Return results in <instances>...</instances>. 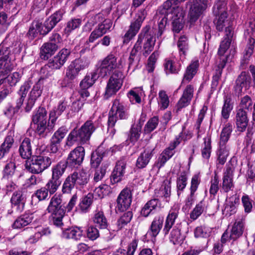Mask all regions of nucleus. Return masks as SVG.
I'll list each match as a JSON object with an SVG mask.
<instances>
[{
  "instance_id": "obj_1",
  "label": "nucleus",
  "mask_w": 255,
  "mask_h": 255,
  "mask_svg": "<svg viewBox=\"0 0 255 255\" xmlns=\"http://www.w3.org/2000/svg\"><path fill=\"white\" fill-rule=\"evenodd\" d=\"M19 151L23 158L28 159L26 161L25 168L33 174L42 173L56 160L52 154H50V156L36 155L31 157V143L28 138H25L23 140L20 145Z\"/></svg>"
},
{
  "instance_id": "obj_2",
  "label": "nucleus",
  "mask_w": 255,
  "mask_h": 255,
  "mask_svg": "<svg viewBox=\"0 0 255 255\" xmlns=\"http://www.w3.org/2000/svg\"><path fill=\"white\" fill-rule=\"evenodd\" d=\"M95 123L94 118L90 117L80 128L72 130L66 138V146L70 147L75 144L87 143L97 128Z\"/></svg>"
},
{
  "instance_id": "obj_3",
  "label": "nucleus",
  "mask_w": 255,
  "mask_h": 255,
  "mask_svg": "<svg viewBox=\"0 0 255 255\" xmlns=\"http://www.w3.org/2000/svg\"><path fill=\"white\" fill-rule=\"evenodd\" d=\"M185 0H168L163 3V8L167 10L166 16L172 20V30L178 33L183 28L185 12L182 7L177 5Z\"/></svg>"
},
{
  "instance_id": "obj_4",
  "label": "nucleus",
  "mask_w": 255,
  "mask_h": 255,
  "mask_svg": "<svg viewBox=\"0 0 255 255\" xmlns=\"http://www.w3.org/2000/svg\"><path fill=\"white\" fill-rule=\"evenodd\" d=\"M64 11L62 9L58 10L48 18L43 24L38 22H34L29 27L28 34L31 37H35L36 34L46 35L50 31L56 24L62 19Z\"/></svg>"
},
{
  "instance_id": "obj_5",
  "label": "nucleus",
  "mask_w": 255,
  "mask_h": 255,
  "mask_svg": "<svg viewBox=\"0 0 255 255\" xmlns=\"http://www.w3.org/2000/svg\"><path fill=\"white\" fill-rule=\"evenodd\" d=\"M89 20L94 25L98 24L97 26L91 33L88 40L90 43H93L97 39L102 37L105 34L110 31L113 23L111 19H106L102 13H98L91 17Z\"/></svg>"
},
{
  "instance_id": "obj_6",
  "label": "nucleus",
  "mask_w": 255,
  "mask_h": 255,
  "mask_svg": "<svg viewBox=\"0 0 255 255\" xmlns=\"http://www.w3.org/2000/svg\"><path fill=\"white\" fill-rule=\"evenodd\" d=\"M230 37H231V35L227 33L226 37L221 41L218 49L216 62L217 69L215 75L213 77L212 82L214 85H217L218 80L222 73V70L227 63L228 55L226 54V53L231 44V39Z\"/></svg>"
},
{
  "instance_id": "obj_7",
  "label": "nucleus",
  "mask_w": 255,
  "mask_h": 255,
  "mask_svg": "<svg viewBox=\"0 0 255 255\" xmlns=\"http://www.w3.org/2000/svg\"><path fill=\"white\" fill-rule=\"evenodd\" d=\"M121 60L118 62L117 58L113 54H109L99 62L96 70L102 78L113 73L115 70H122L120 68Z\"/></svg>"
},
{
  "instance_id": "obj_8",
  "label": "nucleus",
  "mask_w": 255,
  "mask_h": 255,
  "mask_svg": "<svg viewBox=\"0 0 255 255\" xmlns=\"http://www.w3.org/2000/svg\"><path fill=\"white\" fill-rule=\"evenodd\" d=\"M214 12L217 16L214 22L216 28L219 31H222L226 27V34H232V29L229 25V21L227 19L228 14L226 10L225 4L223 1H219L214 6Z\"/></svg>"
},
{
  "instance_id": "obj_9",
  "label": "nucleus",
  "mask_w": 255,
  "mask_h": 255,
  "mask_svg": "<svg viewBox=\"0 0 255 255\" xmlns=\"http://www.w3.org/2000/svg\"><path fill=\"white\" fill-rule=\"evenodd\" d=\"M125 76L123 70H115L111 76L106 87L105 96L109 98L115 95L122 87Z\"/></svg>"
},
{
  "instance_id": "obj_10",
  "label": "nucleus",
  "mask_w": 255,
  "mask_h": 255,
  "mask_svg": "<svg viewBox=\"0 0 255 255\" xmlns=\"http://www.w3.org/2000/svg\"><path fill=\"white\" fill-rule=\"evenodd\" d=\"M10 50L4 42L0 44V72L1 74H8L13 69V65L8 60Z\"/></svg>"
},
{
  "instance_id": "obj_11",
  "label": "nucleus",
  "mask_w": 255,
  "mask_h": 255,
  "mask_svg": "<svg viewBox=\"0 0 255 255\" xmlns=\"http://www.w3.org/2000/svg\"><path fill=\"white\" fill-rule=\"evenodd\" d=\"M142 43L141 36L139 35L137 40L130 51L128 58V69H131L132 71H134L139 67L141 59Z\"/></svg>"
},
{
  "instance_id": "obj_12",
  "label": "nucleus",
  "mask_w": 255,
  "mask_h": 255,
  "mask_svg": "<svg viewBox=\"0 0 255 255\" xmlns=\"http://www.w3.org/2000/svg\"><path fill=\"white\" fill-rule=\"evenodd\" d=\"M145 11L144 9L141 10L138 12L137 18L134 21L131 23L129 29L125 34L124 43H128L137 34L145 17Z\"/></svg>"
},
{
  "instance_id": "obj_13",
  "label": "nucleus",
  "mask_w": 255,
  "mask_h": 255,
  "mask_svg": "<svg viewBox=\"0 0 255 255\" xmlns=\"http://www.w3.org/2000/svg\"><path fill=\"white\" fill-rule=\"evenodd\" d=\"M71 53V50L68 48H63L52 59H50L45 67L52 69H59L67 60Z\"/></svg>"
},
{
  "instance_id": "obj_14",
  "label": "nucleus",
  "mask_w": 255,
  "mask_h": 255,
  "mask_svg": "<svg viewBox=\"0 0 255 255\" xmlns=\"http://www.w3.org/2000/svg\"><path fill=\"white\" fill-rule=\"evenodd\" d=\"M85 154L84 148L82 146H78L70 152L66 162L70 167L77 168L82 163Z\"/></svg>"
},
{
  "instance_id": "obj_15",
  "label": "nucleus",
  "mask_w": 255,
  "mask_h": 255,
  "mask_svg": "<svg viewBox=\"0 0 255 255\" xmlns=\"http://www.w3.org/2000/svg\"><path fill=\"white\" fill-rule=\"evenodd\" d=\"M189 13L191 22L196 21L206 9L208 0H193Z\"/></svg>"
},
{
  "instance_id": "obj_16",
  "label": "nucleus",
  "mask_w": 255,
  "mask_h": 255,
  "mask_svg": "<svg viewBox=\"0 0 255 255\" xmlns=\"http://www.w3.org/2000/svg\"><path fill=\"white\" fill-rule=\"evenodd\" d=\"M132 201L131 190L124 188L119 195L117 199L116 208L120 212L127 210L130 206Z\"/></svg>"
},
{
  "instance_id": "obj_17",
  "label": "nucleus",
  "mask_w": 255,
  "mask_h": 255,
  "mask_svg": "<svg viewBox=\"0 0 255 255\" xmlns=\"http://www.w3.org/2000/svg\"><path fill=\"white\" fill-rule=\"evenodd\" d=\"M244 35L246 38L248 39V45L245 51L244 57L245 59H248L254 51L255 43V26H250L245 30Z\"/></svg>"
},
{
  "instance_id": "obj_18",
  "label": "nucleus",
  "mask_w": 255,
  "mask_h": 255,
  "mask_svg": "<svg viewBox=\"0 0 255 255\" xmlns=\"http://www.w3.org/2000/svg\"><path fill=\"white\" fill-rule=\"evenodd\" d=\"M126 166V158L122 157L117 161L111 176V180L113 184L119 182L122 180L125 173Z\"/></svg>"
},
{
  "instance_id": "obj_19",
  "label": "nucleus",
  "mask_w": 255,
  "mask_h": 255,
  "mask_svg": "<svg viewBox=\"0 0 255 255\" xmlns=\"http://www.w3.org/2000/svg\"><path fill=\"white\" fill-rule=\"evenodd\" d=\"M42 92V84L40 81H38L33 86L30 91L26 103L25 110L30 111L37 99L41 96Z\"/></svg>"
},
{
  "instance_id": "obj_20",
  "label": "nucleus",
  "mask_w": 255,
  "mask_h": 255,
  "mask_svg": "<svg viewBox=\"0 0 255 255\" xmlns=\"http://www.w3.org/2000/svg\"><path fill=\"white\" fill-rule=\"evenodd\" d=\"M77 188H84L88 184L90 174L87 169H82L70 174Z\"/></svg>"
},
{
  "instance_id": "obj_21",
  "label": "nucleus",
  "mask_w": 255,
  "mask_h": 255,
  "mask_svg": "<svg viewBox=\"0 0 255 255\" xmlns=\"http://www.w3.org/2000/svg\"><path fill=\"white\" fill-rule=\"evenodd\" d=\"M51 214L64 215L65 211L62 207V197L60 195L55 194L51 198L47 208Z\"/></svg>"
},
{
  "instance_id": "obj_22",
  "label": "nucleus",
  "mask_w": 255,
  "mask_h": 255,
  "mask_svg": "<svg viewBox=\"0 0 255 255\" xmlns=\"http://www.w3.org/2000/svg\"><path fill=\"white\" fill-rule=\"evenodd\" d=\"M245 220L243 216L236 220L231 229L230 240L235 241L242 236L245 228Z\"/></svg>"
},
{
  "instance_id": "obj_23",
  "label": "nucleus",
  "mask_w": 255,
  "mask_h": 255,
  "mask_svg": "<svg viewBox=\"0 0 255 255\" xmlns=\"http://www.w3.org/2000/svg\"><path fill=\"white\" fill-rule=\"evenodd\" d=\"M194 87L192 85H188L184 89L183 94L178 102L176 107L178 111L189 105L193 98Z\"/></svg>"
},
{
  "instance_id": "obj_24",
  "label": "nucleus",
  "mask_w": 255,
  "mask_h": 255,
  "mask_svg": "<svg viewBox=\"0 0 255 255\" xmlns=\"http://www.w3.org/2000/svg\"><path fill=\"white\" fill-rule=\"evenodd\" d=\"M250 80V75L245 72H242L238 76L234 87L235 93L238 96L241 95L244 88L246 90L249 87Z\"/></svg>"
},
{
  "instance_id": "obj_25",
  "label": "nucleus",
  "mask_w": 255,
  "mask_h": 255,
  "mask_svg": "<svg viewBox=\"0 0 255 255\" xmlns=\"http://www.w3.org/2000/svg\"><path fill=\"white\" fill-rule=\"evenodd\" d=\"M26 198L21 191H16L12 195L10 199L11 206L15 210L20 213L23 211L25 206Z\"/></svg>"
},
{
  "instance_id": "obj_26",
  "label": "nucleus",
  "mask_w": 255,
  "mask_h": 255,
  "mask_svg": "<svg viewBox=\"0 0 255 255\" xmlns=\"http://www.w3.org/2000/svg\"><path fill=\"white\" fill-rule=\"evenodd\" d=\"M163 222L164 217L163 216L158 215L155 217L151 222L146 236H149L152 240H155L162 228Z\"/></svg>"
},
{
  "instance_id": "obj_27",
  "label": "nucleus",
  "mask_w": 255,
  "mask_h": 255,
  "mask_svg": "<svg viewBox=\"0 0 255 255\" xmlns=\"http://www.w3.org/2000/svg\"><path fill=\"white\" fill-rule=\"evenodd\" d=\"M139 35L141 36L143 44L142 54L144 57L147 56L153 50L155 42V38L147 31L143 35L141 33Z\"/></svg>"
},
{
  "instance_id": "obj_28",
  "label": "nucleus",
  "mask_w": 255,
  "mask_h": 255,
  "mask_svg": "<svg viewBox=\"0 0 255 255\" xmlns=\"http://www.w3.org/2000/svg\"><path fill=\"white\" fill-rule=\"evenodd\" d=\"M79 71L72 63L67 67L64 78L61 83L62 87H71L73 81L76 78Z\"/></svg>"
},
{
  "instance_id": "obj_29",
  "label": "nucleus",
  "mask_w": 255,
  "mask_h": 255,
  "mask_svg": "<svg viewBox=\"0 0 255 255\" xmlns=\"http://www.w3.org/2000/svg\"><path fill=\"white\" fill-rule=\"evenodd\" d=\"M239 199L236 195H233L226 200L222 210L223 214L226 216H230L237 211V207L239 204Z\"/></svg>"
},
{
  "instance_id": "obj_30",
  "label": "nucleus",
  "mask_w": 255,
  "mask_h": 255,
  "mask_svg": "<svg viewBox=\"0 0 255 255\" xmlns=\"http://www.w3.org/2000/svg\"><path fill=\"white\" fill-rule=\"evenodd\" d=\"M236 124L238 131H245L248 125L249 119L247 112L243 109H239L236 114Z\"/></svg>"
},
{
  "instance_id": "obj_31",
  "label": "nucleus",
  "mask_w": 255,
  "mask_h": 255,
  "mask_svg": "<svg viewBox=\"0 0 255 255\" xmlns=\"http://www.w3.org/2000/svg\"><path fill=\"white\" fill-rule=\"evenodd\" d=\"M179 208L178 206H174L169 211V214L166 217L163 232L167 235L171 227L174 225L175 220L177 219L179 213Z\"/></svg>"
},
{
  "instance_id": "obj_32",
  "label": "nucleus",
  "mask_w": 255,
  "mask_h": 255,
  "mask_svg": "<svg viewBox=\"0 0 255 255\" xmlns=\"http://www.w3.org/2000/svg\"><path fill=\"white\" fill-rule=\"evenodd\" d=\"M153 156V151L151 149H145L141 152L137 157L135 167L137 169H143L148 164Z\"/></svg>"
},
{
  "instance_id": "obj_33",
  "label": "nucleus",
  "mask_w": 255,
  "mask_h": 255,
  "mask_svg": "<svg viewBox=\"0 0 255 255\" xmlns=\"http://www.w3.org/2000/svg\"><path fill=\"white\" fill-rule=\"evenodd\" d=\"M233 178V169L230 167H227L224 173L222 185V189L224 192H228L234 187Z\"/></svg>"
},
{
  "instance_id": "obj_34",
  "label": "nucleus",
  "mask_w": 255,
  "mask_h": 255,
  "mask_svg": "<svg viewBox=\"0 0 255 255\" xmlns=\"http://www.w3.org/2000/svg\"><path fill=\"white\" fill-rule=\"evenodd\" d=\"M199 66L198 60L193 61L187 66L182 80L181 85L189 83L197 73Z\"/></svg>"
},
{
  "instance_id": "obj_35",
  "label": "nucleus",
  "mask_w": 255,
  "mask_h": 255,
  "mask_svg": "<svg viewBox=\"0 0 255 255\" xmlns=\"http://www.w3.org/2000/svg\"><path fill=\"white\" fill-rule=\"evenodd\" d=\"M83 231L81 228L75 227L66 229L62 232V236L65 239L79 240L83 236Z\"/></svg>"
},
{
  "instance_id": "obj_36",
  "label": "nucleus",
  "mask_w": 255,
  "mask_h": 255,
  "mask_svg": "<svg viewBox=\"0 0 255 255\" xmlns=\"http://www.w3.org/2000/svg\"><path fill=\"white\" fill-rule=\"evenodd\" d=\"M166 74H178L181 69V64L175 59H166L164 64Z\"/></svg>"
},
{
  "instance_id": "obj_37",
  "label": "nucleus",
  "mask_w": 255,
  "mask_h": 255,
  "mask_svg": "<svg viewBox=\"0 0 255 255\" xmlns=\"http://www.w3.org/2000/svg\"><path fill=\"white\" fill-rule=\"evenodd\" d=\"M58 48V45L52 43L46 42L43 44L40 49V56L42 59L46 60L53 55Z\"/></svg>"
},
{
  "instance_id": "obj_38",
  "label": "nucleus",
  "mask_w": 255,
  "mask_h": 255,
  "mask_svg": "<svg viewBox=\"0 0 255 255\" xmlns=\"http://www.w3.org/2000/svg\"><path fill=\"white\" fill-rule=\"evenodd\" d=\"M174 149L175 148L169 144V146L162 151L156 163V166L158 168L163 166L165 163L172 157L175 153Z\"/></svg>"
},
{
  "instance_id": "obj_39",
  "label": "nucleus",
  "mask_w": 255,
  "mask_h": 255,
  "mask_svg": "<svg viewBox=\"0 0 255 255\" xmlns=\"http://www.w3.org/2000/svg\"><path fill=\"white\" fill-rule=\"evenodd\" d=\"M112 108L115 111L117 115L118 114L119 117L121 120L127 119L128 117V110L124 105L120 102L118 99L113 101Z\"/></svg>"
},
{
  "instance_id": "obj_40",
  "label": "nucleus",
  "mask_w": 255,
  "mask_h": 255,
  "mask_svg": "<svg viewBox=\"0 0 255 255\" xmlns=\"http://www.w3.org/2000/svg\"><path fill=\"white\" fill-rule=\"evenodd\" d=\"M100 77L96 70L94 72L87 74L80 83V88H89L91 87Z\"/></svg>"
},
{
  "instance_id": "obj_41",
  "label": "nucleus",
  "mask_w": 255,
  "mask_h": 255,
  "mask_svg": "<svg viewBox=\"0 0 255 255\" xmlns=\"http://www.w3.org/2000/svg\"><path fill=\"white\" fill-rule=\"evenodd\" d=\"M217 162L218 167L219 165H223L227 161L229 155V148L228 146L220 145L218 148L217 152Z\"/></svg>"
},
{
  "instance_id": "obj_42",
  "label": "nucleus",
  "mask_w": 255,
  "mask_h": 255,
  "mask_svg": "<svg viewBox=\"0 0 255 255\" xmlns=\"http://www.w3.org/2000/svg\"><path fill=\"white\" fill-rule=\"evenodd\" d=\"M47 122V112L45 108L39 107L35 111L32 117L31 125H36Z\"/></svg>"
},
{
  "instance_id": "obj_43",
  "label": "nucleus",
  "mask_w": 255,
  "mask_h": 255,
  "mask_svg": "<svg viewBox=\"0 0 255 255\" xmlns=\"http://www.w3.org/2000/svg\"><path fill=\"white\" fill-rule=\"evenodd\" d=\"M160 205V202L157 199H153L148 201L142 207L140 211L142 216L146 217L151 212L156 209Z\"/></svg>"
},
{
  "instance_id": "obj_44",
  "label": "nucleus",
  "mask_w": 255,
  "mask_h": 255,
  "mask_svg": "<svg viewBox=\"0 0 255 255\" xmlns=\"http://www.w3.org/2000/svg\"><path fill=\"white\" fill-rule=\"evenodd\" d=\"M177 47L181 57V59L184 58L189 49V42L187 36L185 35H181L178 41Z\"/></svg>"
},
{
  "instance_id": "obj_45",
  "label": "nucleus",
  "mask_w": 255,
  "mask_h": 255,
  "mask_svg": "<svg viewBox=\"0 0 255 255\" xmlns=\"http://www.w3.org/2000/svg\"><path fill=\"white\" fill-rule=\"evenodd\" d=\"M67 164L65 161H60L52 168V178L59 180L64 174L67 167Z\"/></svg>"
},
{
  "instance_id": "obj_46",
  "label": "nucleus",
  "mask_w": 255,
  "mask_h": 255,
  "mask_svg": "<svg viewBox=\"0 0 255 255\" xmlns=\"http://www.w3.org/2000/svg\"><path fill=\"white\" fill-rule=\"evenodd\" d=\"M51 234V231L49 228H38L36 232L31 236L28 240L27 242L30 244L36 243L43 236H48Z\"/></svg>"
},
{
  "instance_id": "obj_47",
  "label": "nucleus",
  "mask_w": 255,
  "mask_h": 255,
  "mask_svg": "<svg viewBox=\"0 0 255 255\" xmlns=\"http://www.w3.org/2000/svg\"><path fill=\"white\" fill-rule=\"evenodd\" d=\"M233 130V126L231 124L228 123L222 129L220 135L219 145L227 146L226 143L228 141L231 132Z\"/></svg>"
},
{
  "instance_id": "obj_48",
  "label": "nucleus",
  "mask_w": 255,
  "mask_h": 255,
  "mask_svg": "<svg viewBox=\"0 0 255 255\" xmlns=\"http://www.w3.org/2000/svg\"><path fill=\"white\" fill-rule=\"evenodd\" d=\"M93 194L89 193L86 196L83 197L79 204L80 209L83 213H86L89 211L93 203Z\"/></svg>"
},
{
  "instance_id": "obj_49",
  "label": "nucleus",
  "mask_w": 255,
  "mask_h": 255,
  "mask_svg": "<svg viewBox=\"0 0 255 255\" xmlns=\"http://www.w3.org/2000/svg\"><path fill=\"white\" fill-rule=\"evenodd\" d=\"M157 102L160 110H164L167 108L169 104V99L165 91L161 90L159 92Z\"/></svg>"
},
{
  "instance_id": "obj_50",
  "label": "nucleus",
  "mask_w": 255,
  "mask_h": 255,
  "mask_svg": "<svg viewBox=\"0 0 255 255\" xmlns=\"http://www.w3.org/2000/svg\"><path fill=\"white\" fill-rule=\"evenodd\" d=\"M142 126L140 124L133 125L130 128L129 139L134 144L139 138L141 134Z\"/></svg>"
},
{
  "instance_id": "obj_51",
  "label": "nucleus",
  "mask_w": 255,
  "mask_h": 255,
  "mask_svg": "<svg viewBox=\"0 0 255 255\" xmlns=\"http://www.w3.org/2000/svg\"><path fill=\"white\" fill-rule=\"evenodd\" d=\"M93 221L101 229H106L108 225L107 219L103 212H98L96 213Z\"/></svg>"
},
{
  "instance_id": "obj_52",
  "label": "nucleus",
  "mask_w": 255,
  "mask_h": 255,
  "mask_svg": "<svg viewBox=\"0 0 255 255\" xmlns=\"http://www.w3.org/2000/svg\"><path fill=\"white\" fill-rule=\"evenodd\" d=\"M15 167V164L13 162L7 163L3 170L2 179L7 180L11 179L14 174Z\"/></svg>"
},
{
  "instance_id": "obj_53",
  "label": "nucleus",
  "mask_w": 255,
  "mask_h": 255,
  "mask_svg": "<svg viewBox=\"0 0 255 255\" xmlns=\"http://www.w3.org/2000/svg\"><path fill=\"white\" fill-rule=\"evenodd\" d=\"M31 217L28 215H22L17 218L13 224V227L15 229H20L28 225L31 222Z\"/></svg>"
},
{
  "instance_id": "obj_54",
  "label": "nucleus",
  "mask_w": 255,
  "mask_h": 255,
  "mask_svg": "<svg viewBox=\"0 0 255 255\" xmlns=\"http://www.w3.org/2000/svg\"><path fill=\"white\" fill-rule=\"evenodd\" d=\"M133 216L132 212L128 211L124 213L118 220L117 227L118 229L121 230L126 225L129 223Z\"/></svg>"
},
{
  "instance_id": "obj_55",
  "label": "nucleus",
  "mask_w": 255,
  "mask_h": 255,
  "mask_svg": "<svg viewBox=\"0 0 255 255\" xmlns=\"http://www.w3.org/2000/svg\"><path fill=\"white\" fill-rule=\"evenodd\" d=\"M171 183L168 180H165L161 185L158 196L163 197L165 198H169L171 195Z\"/></svg>"
},
{
  "instance_id": "obj_56",
  "label": "nucleus",
  "mask_w": 255,
  "mask_h": 255,
  "mask_svg": "<svg viewBox=\"0 0 255 255\" xmlns=\"http://www.w3.org/2000/svg\"><path fill=\"white\" fill-rule=\"evenodd\" d=\"M205 209V203L203 201H200L190 214V218L193 220H196L203 212Z\"/></svg>"
},
{
  "instance_id": "obj_57",
  "label": "nucleus",
  "mask_w": 255,
  "mask_h": 255,
  "mask_svg": "<svg viewBox=\"0 0 255 255\" xmlns=\"http://www.w3.org/2000/svg\"><path fill=\"white\" fill-rule=\"evenodd\" d=\"M169 239L174 245L180 244L183 241V236L181 234L180 230L176 226L172 230Z\"/></svg>"
},
{
  "instance_id": "obj_58",
  "label": "nucleus",
  "mask_w": 255,
  "mask_h": 255,
  "mask_svg": "<svg viewBox=\"0 0 255 255\" xmlns=\"http://www.w3.org/2000/svg\"><path fill=\"white\" fill-rule=\"evenodd\" d=\"M61 184L59 180L51 178L44 186L50 195L53 194L58 189Z\"/></svg>"
},
{
  "instance_id": "obj_59",
  "label": "nucleus",
  "mask_w": 255,
  "mask_h": 255,
  "mask_svg": "<svg viewBox=\"0 0 255 255\" xmlns=\"http://www.w3.org/2000/svg\"><path fill=\"white\" fill-rule=\"evenodd\" d=\"M75 186H76V183H75L73 179L70 175L64 181L62 191L63 193H70Z\"/></svg>"
},
{
  "instance_id": "obj_60",
  "label": "nucleus",
  "mask_w": 255,
  "mask_h": 255,
  "mask_svg": "<svg viewBox=\"0 0 255 255\" xmlns=\"http://www.w3.org/2000/svg\"><path fill=\"white\" fill-rule=\"evenodd\" d=\"M211 230L205 226L197 227L194 231L196 238H207L210 236Z\"/></svg>"
},
{
  "instance_id": "obj_61",
  "label": "nucleus",
  "mask_w": 255,
  "mask_h": 255,
  "mask_svg": "<svg viewBox=\"0 0 255 255\" xmlns=\"http://www.w3.org/2000/svg\"><path fill=\"white\" fill-rule=\"evenodd\" d=\"M82 23L80 18H73L70 20L66 24L65 30L67 33H70L72 31L79 27Z\"/></svg>"
},
{
  "instance_id": "obj_62",
  "label": "nucleus",
  "mask_w": 255,
  "mask_h": 255,
  "mask_svg": "<svg viewBox=\"0 0 255 255\" xmlns=\"http://www.w3.org/2000/svg\"><path fill=\"white\" fill-rule=\"evenodd\" d=\"M34 128H35L36 133L41 137L46 136L50 130L47 122L36 125Z\"/></svg>"
},
{
  "instance_id": "obj_63",
  "label": "nucleus",
  "mask_w": 255,
  "mask_h": 255,
  "mask_svg": "<svg viewBox=\"0 0 255 255\" xmlns=\"http://www.w3.org/2000/svg\"><path fill=\"white\" fill-rule=\"evenodd\" d=\"M159 123L158 117L154 116L150 119L144 127V131L146 133H150L156 128Z\"/></svg>"
},
{
  "instance_id": "obj_64",
  "label": "nucleus",
  "mask_w": 255,
  "mask_h": 255,
  "mask_svg": "<svg viewBox=\"0 0 255 255\" xmlns=\"http://www.w3.org/2000/svg\"><path fill=\"white\" fill-rule=\"evenodd\" d=\"M111 191V187L107 184H102L96 188L94 194L99 198H102L104 196L108 195Z\"/></svg>"
}]
</instances>
